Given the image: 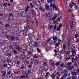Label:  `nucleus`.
I'll return each instance as SVG.
<instances>
[{"label": "nucleus", "instance_id": "obj_26", "mask_svg": "<svg viewBox=\"0 0 79 79\" xmlns=\"http://www.w3.org/2000/svg\"><path fill=\"white\" fill-rule=\"evenodd\" d=\"M27 45H24L22 47V48L24 50L27 49Z\"/></svg>", "mask_w": 79, "mask_h": 79}, {"label": "nucleus", "instance_id": "obj_23", "mask_svg": "<svg viewBox=\"0 0 79 79\" xmlns=\"http://www.w3.org/2000/svg\"><path fill=\"white\" fill-rule=\"evenodd\" d=\"M6 33H1L0 34V36L1 37H4L5 36V34Z\"/></svg>", "mask_w": 79, "mask_h": 79}, {"label": "nucleus", "instance_id": "obj_17", "mask_svg": "<svg viewBox=\"0 0 79 79\" xmlns=\"http://www.w3.org/2000/svg\"><path fill=\"white\" fill-rule=\"evenodd\" d=\"M79 55H77L75 57V58L74 59V62H76L77 61V60H78L79 59Z\"/></svg>", "mask_w": 79, "mask_h": 79}, {"label": "nucleus", "instance_id": "obj_37", "mask_svg": "<svg viewBox=\"0 0 79 79\" xmlns=\"http://www.w3.org/2000/svg\"><path fill=\"white\" fill-rule=\"evenodd\" d=\"M12 52L14 53V55H17V54L18 53V51L16 50H13Z\"/></svg>", "mask_w": 79, "mask_h": 79}, {"label": "nucleus", "instance_id": "obj_53", "mask_svg": "<svg viewBox=\"0 0 79 79\" xmlns=\"http://www.w3.org/2000/svg\"><path fill=\"white\" fill-rule=\"evenodd\" d=\"M30 5L31 8H34V5H33V4H32L31 3H30Z\"/></svg>", "mask_w": 79, "mask_h": 79}, {"label": "nucleus", "instance_id": "obj_18", "mask_svg": "<svg viewBox=\"0 0 79 79\" xmlns=\"http://www.w3.org/2000/svg\"><path fill=\"white\" fill-rule=\"evenodd\" d=\"M24 34V31H20L19 32V35L20 36H23Z\"/></svg>", "mask_w": 79, "mask_h": 79}, {"label": "nucleus", "instance_id": "obj_20", "mask_svg": "<svg viewBox=\"0 0 79 79\" xmlns=\"http://www.w3.org/2000/svg\"><path fill=\"white\" fill-rule=\"evenodd\" d=\"M15 25H16L17 26L19 25V23H20V22L19 21H16L15 20Z\"/></svg>", "mask_w": 79, "mask_h": 79}, {"label": "nucleus", "instance_id": "obj_28", "mask_svg": "<svg viewBox=\"0 0 79 79\" xmlns=\"http://www.w3.org/2000/svg\"><path fill=\"white\" fill-rule=\"evenodd\" d=\"M72 56L70 55V56H69V57H67L66 59V60L67 61H68V60H69L71 59V58H72Z\"/></svg>", "mask_w": 79, "mask_h": 79}, {"label": "nucleus", "instance_id": "obj_47", "mask_svg": "<svg viewBox=\"0 0 79 79\" xmlns=\"http://www.w3.org/2000/svg\"><path fill=\"white\" fill-rule=\"evenodd\" d=\"M34 58H32L31 59V63H33V64L34 63Z\"/></svg>", "mask_w": 79, "mask_h": 79}, {"label": "nucleus", "instance_id": "obj_35", "mask_svg": "<svg viewBox=\"0 0 79 79\" xmlns=\"http://www.w3.org/2000/svg\"><path fill=\"white\" fill-rule=\"evenodd\" d=\"M7 64L9 65L10 67L11 68L12 66H13V62H10L9 63H8Z\"/></svg>", "mask_w": 79, "mask_h": 79}, {"label": "nucleus", "instance_id": "obj_56", "mask_svg": "<svg viewBox=\"0 0 79 79\" xmlns=\"http://www.w3.org/2000/svg\"><path fill=\"white\" fill-rule=\"evenodd\" d=\"M64 37H65V35L64 34L62 35V39H63V40H64Z\"/></svg>", "mask_w": 79, "mask_h": 79}, {"label": "nucleus", "instance_id": "obj_38", "mask_svg": "<svg viewBox=\"0 0 79 79\" xmlns=\"http://www.w3.org/2000/svg\"><path fill=\"white\" fill-rule=\"evenodd\" d=\"M37 70V69L36 68V67H35L33 68L32 69L33 71H34V72H35V71H36Z\"/></svg>", "mask_w": 79, "mask_h": 79}, {"label": "nucleus", "instance_id": "obj_4", "mask_svg": "<svg viewBox=\"0 0 79 79\" xmlns=\"http://www.w3.org/2000/svg\"><path fill=\"white\" fill-rule=\"evenodd\" d=\"M71 52L72 53L71 55L73 56H75L76 55V52L74 49H73Z\"/></svg>", "mask_w": 79, "mask_h": 79}, {"label": "nucleus", "instance_id": "obj_51", "mask_svg": "<svg viewBox=\"0 0 79 79\" xmlns=\"http://www.w3.org/2000/svg\"><path fill=\"white\" fill-rule=\"evenodd\" d=\"M21 69H22V70H23V69L24 70V69H24V68H25V67H24V65H22L21 66Z\"/></svg>", "mask_w": 79, "mask_h": 79}, {"label": "nucleus", "instance_id": "obj_59", "mask_svg": "<svg viewBox=\"0 0 79 79\" xmlns=\"http://www.w3.org/2000/svg\"><path fill=\"white\" fill-rule=\"evenodd\" d=\"M0 31L1 33H5L4 30H3V29L2 28H1Z\"/></svg>", "mask_w": 79, "mask_h": 79}, {"label": "nucleus", "instance_id": "obj_12", "mask_svg": "<svg viewBox=\"0 0 79 79\" xmlns=\"http://www.w3.org/2000/svg\"><path fill=\"white\" fill-rule=\"evenodd\" d=\"M27 41L29 43H31L33 41V39L31 37H29V38L27 39Z\"/></svg>", "mask_w": 79, "mask_h": 79}, {"label": "nucleus", "instance_id": "obj_30", "mask_svg": "<svg viewBox=\"0 0 79 79\" xmlns=\"http://www.w3.org/2000/svg\"><path fill=\"white\" fill-rule=\"evenodd\" d=\"M10 23H7L5 26V27H6V28H8L9 27H10Z\"/></svg>", "mask_w": 79, "mask_h": 79}, {"label": "nucleus", "instance_id": "obj_5", "mask_svg": "<svg viewBox=\"0 0 79 79\" xmlns=\"http://www.w3.org/2000/svg\"><path fill=\"white\" fill-rule=\"evenodd\" d=\"M3 6L4 7H7V6H11V4L7 3H4L3 4Z\"/></svg>", "mask_w": 79, "mask_h": 79}, {"label": "nucleus", "instance_id": "obj_19", "mask_svg": "<svg viewBox=\"0 0 79 79\" xmlns=\"http://www.w3.org/2000/svg\"><path fill=\"white\" fill-rule=\"evenodd\" d=\"M71 74L72 75H73V76H77V73L76 72H71Z\"/></svg>", "mask_w": 79, "mask_h": 79}, {"label": "nucleus", "instance_id": "obj_55", "mask_svg": "<svg viewBox=\"0 0 79 79\" xmlns=\"http://www.w3.org/2000/svg\"><path fill=\"white\" fill-rule=\"evenodd\" d=\"M1 11H4L5 10V7H3L2 6H1Z\"/></svg>", "mask_w": 79, "mask_h": 79}, {"label": "nucleus", "instance_id": "obj_39", "mask_svg": "<svg viewBox=\"0 0 79 79\" xmlns=\"http://www.w3.org/2000/svg\"><path fill=\"white\" fill-rule=\"evenodd\" d=\"M68 72V69H66L65 70H63L62 71V73H67Z\"/></svg>", "mask_w": 79, "mask_h": 79}, {"label": "nucleus", "instance_id": "obj_22", "mask_svg": "<svg viewBox=\"0 0 79 79\" xmlns=\"http://www.w3.org/2000/svg\"><path fill=\"white\" fill-rule=\"evenodd\" d=\"M34 46L36 47H38L39 46V44L37 42H34Z\"/></svg>", "mask_w": 79, "mask_h": 79}, {"label": "nucleus", "instance_id": "obj_14", "mask_svg": "<svg viewBox=\"0 0 79 79\" xmlns=\"http://www.w3.org/2000/svg\"><path fill=\"white\" fill-rule=\"evenodd\" d=\"M74 19H71L70 22V25L71 26V29L73 28V22H74Z\"/></svg>", "mask_w": 79, "mask_h": 79}, {"label": "nucleus", "instance_id": "obj_42", "mask_svg": "<svg viewBox=\"0 0 79 79\" xmlns=\"http://www.w3.org/2000/svg\"><path fill=\"white\" fill-rule=\"evenodd\" d=\"M55 16L54 17H53L52 19V20H55V19H56V17H57V15H55Z\"/></svg>", "mask_w": 79, "mask_h": 79}, {"label": "nucleus", "instance_id": "obj_7", "mask_svg": "<svg viewBox=\"0 0 79 79\" xmlns=\"http://www.w3.org/2000/svg\"><path fill=\"white\" fill-rule=\"evenodd\" d=\"M29 8H30V6H26L25 9V13H26L28 11H29Z\"/></svg>", "mask_w": 79, "mask_h": 79}, {"label": "nucleus", "instance_id": "obj_57", "mask_svg": "<svg viewBox=\"0 0 79 79\" xmlns=\"http://www.w3.org/2000/svg\"><path fill=\"white\" fill-rule=\"evenodd\" d=\"M77 37H79V35L76 34L75 36V38H77Z\"/></svg>", "mask_w": 79, "mask_h": 79}, {"label": "nucleus", "instance_id": "obj_24", "mask_svg": "<svg viewBox=\"0 0 79 79\" xmlns=\"http://www.w3.org/2000/svg\"><path fill=\"white\" fill-rule=\"evenodd\" d=\"M19 15L20 16H21V17H26V16L24 15H23V12H21L20 13H19Z\"/></svg>", "mask_w": 79, "mask_h": 79}, {"label": "nucleus", "instance_id": "obj_16", "mask_svg": "<svg viewBox=\"0 0 79 79\" xmlns=\"http://www.w3.org/2000/svg\"><path fill=\"white\" fill-rule=\"evenodd\" d=\"M45 9L47 10H49V8H50V7H49V6L48 5V4H46L45 5Z\"/></svg>", "mask_w": 79, "mask_h": 79}, {"label": "nucleus", "instance_id": "obj_63", "mask_svg": "<svg viewBox=\"0 0 79 79\" xmlns=\"http://www.w3.org/2000/svg\"><path fill=\"white\" fill-rule=\"evenodd\" d=\"M56 43V41H54L52 43V45H55V44Z\"/></svg>", "mask_w": 79, "mask_h": 79}, {"label": "nucleus", "instance_id": "obj_11", "mask_svg": "<svg viewBox=\"0 0 79 79\" xmlns=\"http://www.w3.org/2000/svg\"><path fill=\"white\" fill-rule=\"evenodd\" d=\"M34 64L35 66H37L39 65V60H35L34 61Z\"/></svg>", "mask_w": 79, "mask_h": 79}, {"label": "nucleus", "instance_id": "obj_34", "mask_svg": "<svg viewBox=\"0 0 79 79\" xmlns=\"http://www.w3.org/2000/svg\"><path fill=\"white\" fill-rule=\"evenodd\" d=\"M6 61L8 63H12V62H11V59H7Z\"/></svg>", "mask_w": 79, "mask_h": 79}, {"label": "nucleus", "instance_id": "obj_52", "mask_svg": "<svg viewBox=\"0 0 79 79\" xmlns=\"http://www.w3.org/2000/svg\"><path fill=\"white\" fill-rule=\"evenodd\" d=\"M62 76L64 77V78H66V77H67L68 76V75L67 74H64Z\"/></svg>", "mask_w": 79, "mask_h": 79}, {"label": "nucleus", "instance_id": "obj_8", "mask_svg": "<svg viewBox=\"0 0 79 79\" xmlns=\"http://www.w3.org/2000/svg\"><path fill=\"white\" fill-rule=\"evenodd\" d=\"M26 27L27 28V29L23 31L24 33V32H27V31H28V27H29L28 26L27 24L25 26V27Z\"/></svg>", "mask_w": 79, "mask_h": 79}, {"label": "nucleus", "instance_id": "obj_58", "mask_svg": "<svg viewBox=\"0 0 79 79\" xmlns=\"http://www.w3.org/2000/svg\"><path fill=\"white\" fill-rule=\"evenodd\" d=\"M46 17L47 18L48 17H50V14L48 13L46 14Z\"/></svg>", "mask_w": 79, "mask_h": 79}, {"label": "nucleus", "instance_id": "obj_62", "mask_svg": "<svg viewBox=\"0 0 79 79\" xmlns=\"http://www.w3.org/2000/svg\"><path fill=\"white\" fill-rule=\"evenodd\" d=\"M71 3H72V5H73L74 6H76V4L74 2H73V1H72Z\"/></svg>", "mask_w": 79, "mask_h": 79}, {"label": "nucleus", "instance_id": "obj_1", "mask_svg": "<svg viewBox=\"0 0 79 79\" xmlns=\"http://www.w3.org/2000/svg\"><path fill=\"white\" fill-rule=\"evenodd\" d=\"M20 60H23L24 61H26L27 60L28 57L27 56H26L25 55H22L20 57Z\"/></svg>", "mask_w": 79, "mask_h": 79}, {"label": "nucleus", "instance_id": "obj_21", "mask_svg": "<svg viewBox=\"0 0 79 79\" xmlns=\"http://www.w3.org/2000/svg\"><path fill=\"white\" fill-rule=\"evenodd\" d=\"M27 53L30 56L32 55V51H27Z\"/></svg>", "mask_w": 79, "mask_h": 79}, {"label": "nucleus", "instance_id": "obj_6", "mask_svg": "<svg viewBox=\"0 0 79 79\" xmlns=\"http://www.w3.org/2000/svg\"><path fill=\"white\" fill-rule=\"evenodd\" d=\"M56 79H60V77L61 76V74L60 73V72H57L56 74Z\"/></svg>", "mask_w": 79, "mask_h": 79}, {"label": "nucleus", "instance_id": "obj_3", "mask_svg": "<svg viewBox=\"0 0 79 79\" xmlns=\"http://www.w3.org/2000/svg\"><path fill=\"white\" fill-rule=\"evenodd\" d=\"M17 8L19 10H24V6L22 5H17Z\"/></svg>", "mask_w": 79, "mask_h": 79}, {"label": "nucleus", "instance_id": "obj_61", "mask_svg": "<svg viewBox=\"0 0 79 79\" xmlns=\"http://www.w3.org/2000/svg\"><path fill=\"white\" fill-rule=\"evenodd\" d=\"M46 45V43L45 42H43L42 44V46L43 47H45V45Z\"/></svg>", "mask_w": 79, "mask_h": 79}, {"label": "nucleus", "instance_id": "obj_9", "mask_svg": "<svg viewBox=\"0 0 79 79\" xmlns=\"http://www.w3.org/2000/svg\"><path fill=\"white\" fill-rule=\"evenodd\" d=\"M13 72L16 75H18V74H21V71H18L17 70H14Z\"/></svg>", "mask_w": 79, "mask_h": 79}, {"label": "nucleus", "instance_id": "obj_25", "mask_svg": "<svg viewBox=\"0 0 79 79\" xmlns=\"http://www.w3.org/2000/svg\"><path fill=\"white\" fill-rule=\"evenodd\" d=\"M16 50L19 52L21 51V46H19L18 47H17V48Z\"/></svg>", "mask_w": 79, "mask_h": 79}, {"label": "nucleus", "instance_id": "obj_44", "mask_svg": "<svg viewBox=\"0 0 79 79\" xmlns=\"http://www.w3.org/2000/svg\"><path fill=\"white\" fill-rule=\"evenodd\" d=\"M11 17H10V16L8 17V19H7L8 20L7 21V23H8V22H9L11 20Z\"/></svg>", "mask_w": 79, "mask_h": 79}, {"label": "nucleus", "instance_id": "obj_54", "mask_svg": "<svg viewBox=\"0 0 79 79\" xmlns=\"http://www.w3.org/2000/svg\"><path fill=\"white\" fill-rule=\"evenodd\" d=\"M14 31L15 32H17V31H18V29L17 28V27H15L14 29Z\"/></svg>", "mask_w": 79, "mask_h": 79}, {"label": "nucleus", "instance_id": "obj_33", "mask_svg": "<svg viewBox=\"0 0 79 79\" xmlns=\"http://www.w3.org/2000/svg\"><path fill=\"white\" fill-rule=\"evenodd\" d=\"M69 30L66 28L65 29V34L66 35H67L68 34H69Z\"/></svg>", "mask_w": 79, "mask_h": 79}, {"label": "nucleus", "instance_id": "obj_60", "mask_svg": "<svg viewBox=\"0 0 79 79\" xmlns=\"http://www.w3.org/2000/svg\"><path fill=\"white\" fill-rule=\"evenodd\" d=\"M37 50L39 53H41V51H40V49L39 48H37Z\"/></svg>", "mask_w": 79, "mask_h": 79}, {"label": "nucleus", "instance_id": "obj_32", "mask_svg": "<svg viewBox=\"0 0 79 79\" xmlns=\"http://www.w3.org/2000/svg\"><path fill=\"white\" fill-rule=\"evenodd\" d=\"M26 72H27L26 69H24V70H23L22 71L23 74V75L26 74Z\"/></svg>", "mask_w": 79, "mask_h": 79}, {"label": "nucleus", "instance_id": "obj_10", "mask_svg": "<svg viewBox=\"0 0 79 79\" xmlns=\"http://www.w3.org/2000/svg\"><path fill=\"white\" fill-rule=\"evenodd\" d=\"M3 51L4 52L6 53H7V52H8L9 51V49H8V48L7 47H5L4 48V49H3Z\"/></svg>", "mask_w": 79, "mask_h": 79}, {"label": "nucleus", "instance_id": "obj_15", "mask_svg": "<svg viewBox=\"0 0 79 79\" xmlns=\"http://www.w3.org/2000/svg\"><path fill=\"white\" fill-rule=\"evenodd\" d=\"M18 45H19V43H17L13 45V48H16V47H17Z\"/></svg>", "mask_w": 79, "mask_h": 79}, {"label": "nucleus", "instance_id": "obj_29", "mask_svg": "<svg viewBox=\"0 0 79 79\" xmlns=\"http://www.w3.org/2000/svg\"><path fill=\"white\" fill-rule=\"evenodd\" d=\"M5 71V69L4 68H2L0 69V72L2 73H3Z\"/></svg>", "mask_w": 79, "mask_h": 79}, {"label": "nucleus", "instance_id": "obj_45", "mask_svg": "<svg viewBox=\"0 0 79 79\" xmlns=\"http://www.w3.org/2000/svg\"><path fill=\"white\" fill-rule=\"evenodd\" d=\"M7 55L8 56L9 58H10V57H11V54L10 53H8Z\"/></svg>", "mask_w": 79, "mask_h": 79}, {"label": "nucleus", "instance_id": "obj_50", "mask_svg": "<svg viewBox=\"0 0 79 79\" xmlns=\"http://www.w3.org/2000/svg\"><path fill=\"white\" fill-rule=\"evenodd\" d=\"M44 68L45 69H48V66L47 65H44Z\"/></svg>", "mask_w": 79, "mask_h": 79}, {"label": "nucleus", "instance_id": "obj_49", "mask_svg": "<svg viewBox=\"0 0 79 79\" xmlns=\"http://www.w3.org/2000/svg\"><path fill=\"white\" fill-rule=\"evenodd\" d=\"M5 44H4V46H0L2 50H3V49L5 48Z\"/></svg>", "mask_w": 79, "mask_h": 79}, {"label": "nucleus", "instance_id": "obj_48", "mask_svg": "<svg viewBox=\"0 0 79 79\" xmlns=\"http://www.w3.org/2000/svg\"><path fill=\"white\" fill-rule=\"evenodd\" d=\"M51 77L52 79H53V78H55V77H56V75L55 74H52L51 75Z\"/></svg>", "mask_w": 79, "mask_h": 79}, {"label": "nucleus", "instance_id": "obj_31", "mask_svg": "<svg viewBox=\"0 0 79 79\" xmlns=\"http://www.w3.org/2000/svg\"><path fill=\"white\" fill-rule=\"evenodd\" d=\"M53 61H51L49 62V64L51 65V66H54V64H55L53 63Z\"/></svg>", "mask_w": 79, "mask_h": 79}, {"label": "nucleus", "instance_id": "obj_46", "mask_svg": "<svg viewBox=\"0 0 79 79\" xmlns=\"http://www.w3.org/2000/svg\"><path fill=\"white\" fill-rule=\"evenodd\" d=\"M31 73V70H28V71L27 72V74L28 75L29 74H30Z\"/></svg>", "mask_w": 79, "mask_h": 79}, {"label": "nucleus", "instance_id": "obj_64", "mask_svg": "<svg viewBox=\"0 0 79 79\" xmlns=\"http://www.w3.org/2000/svg\"><path fill=\"white\" fill-rule=\"evenodd\" d=\"M10 74H11V71H9L7 72V75H10Z\"/></svg>", "mask_w": 79, "mask_h": 79}, {"label": "nucleus", "instance_id": "obj_27", "mask_svg": "<svg viewBox=\"0 0 79 79\" xmlns=\"http://www.w3.org/2000/svg\"><path fill=\"white\" fill-rule=\"evenodd\" d=\"M32 64H33V62H31L30 64H29L27 65V66L29 68H31L32 66Z\"/></svg>", "mask_w": 79, "mask_h": 79}, {"label": "nucleus", "instance_id": "obj_43", "mask_svg": "<svg viewBox=\"0 0 79 79\" xmlns=\"http://www.w3.org/2000/svg\"><path fill=\"white\" fill-rule=\"evenodd\" d=\"M60 68H63V67H64V63L63 62H62L60 65Z\"/></svg>", "mask_w": 79, "mask_h": 79}, {"label": "nucleus", "instance_id": "obj_2", "mask_svg": "<svg viewBox=\"0 0 79 79\" xmlns=\"http://www.w3.org/2000/svg\"><path fill=\"white\" fill-rule=\"evenodd\" d=\"M6 38H7L8 40H13L15 39V37L14 36H12L11 35H6Z\"/></svg>", "mask_w": 79, "mask_h": 79}, {"label": "nucleus", "instance_id": "obj_13", "mask_svg": "<svg viewBox=\"0 0 79 79\" xmlns=\"http://www.w3.org/2000/svg\"><path fill=\"white\" fill-rule=\"evenodd\" d=\"M31 13L32 14V15H33L35 17H36V16H37V15H36L35 12L33 10H31Z\"/></svg>", "mask_w": 79, "mask_h": 79}, {"label": "nucleus", "instance_id": "obj_41", "mask_svg": "<svg viewBox=\"0 0 79 79\" xmlns=\"http://www.w3.org/2000/svg\"><path fill=\"white\" fill-rule=\"evenodd\" d=\"M60 62H57L56 63V66H60Z\"/></svg>", "mask_w": 79, "mask_h": 79}, {"label": "nucleus", "instance_id": "obj_36", "mask_svg": "<svg viewBox=\"0 0 79 79\" xmlns=\"http://www.w3.org/2000/svg\"><path fill=\"white\" fill-rule=\"evenodd\" d=\"M60 43H56L55 45V48H56L57 47H59V45H60Z\"/></svg>", "mask_w": 79, "mask_h": 79}, {"label": "nucleus", "instance_id": "obj_40", "mask_svg": "<svg viewBox=\"0 0 79 79\" xmlns=\"http://www.w3.org/2000/svg\"><path fill=\"white\" fill-rule=\"evenodd\" d=\"M57 39H58V37H57V36H56L55 37H54L53 38V40H54V41L56 42V41H57Z\"/></svg>", "mask_w": 79, "mask_h": 79}]
</instances>
